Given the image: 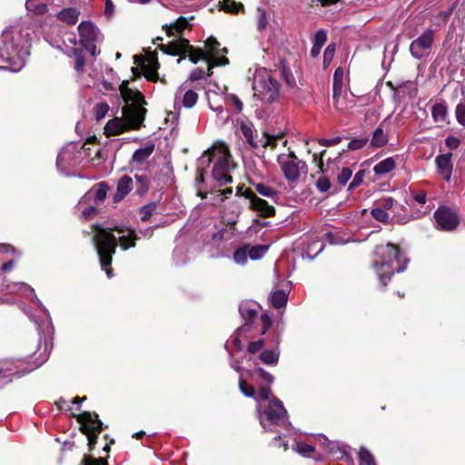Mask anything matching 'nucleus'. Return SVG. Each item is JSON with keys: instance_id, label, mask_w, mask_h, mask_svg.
Segmentation results:
<instances>
[{"instance_id": "7", "label": "nucleus", "mask_w": 465, "mask_h": 465, "mask_svg": "<svg viewBox=\"0 0 465 465\" xmlns=\"http://www.w3.org/2000/svg\"><path fill=\"white\" fill-rule=\"evenodd\" d=\"M284 177L288 182H295L307 171L305 162L300 160L293 153H282L277 158Z\"/></svg>"}, {"instance_id": "64", "label": "nucleus", "mask_w": 465, "mask_h": 465, "mask_svg": "<svg viewBox=\"0 0 465 465\" xmlns=\"http://www.w3.org/2000/svg\"><path fill=\"white\" fill-rule=\"evenodd\" d=\"M261 321L262 325V334H264L271 327L272 321L269 315L267 314H262L261 317Z\"/></svg>"}, {"instance_id": "47", "label": "nucleus", "mask_w": 465, "mask_h": 465, "mask_svg": "<svg viewBox=\"0 0 465 465\" xmlns=\"http://www.w3.org/2000/svg\"><path fill=\"white\" fill-rule=\"evenodd\" d=\"M293 449L298 453H300L303 456H309L314 450V448L312 445L305 443V442H297Z\"/></svg>"}, {"instance_id": "45", "label": "nucleus", "mask_w": 465, "mask_h": 465, "mask_svg": "<svg viewBox=\"0 0 465 465\" xmlns=\"http://www.w3.org/2000/svg\"><path fill=\"white\" fill-rule=\"evenodd\" d=\"M134 177L138 183V188H137L138 193L142 194V193H145L149 188V179L147 178V176L143 175V174L136 173L134 175Z\"/></svg>"}, {"instance_id": "60", "label": "nucleus", "mask_w": 465, "mask_h": 465, "mask_svg": "<svg viewBox=\"0 0 465 465\" xmlns=\"http://www.w3.org/2000/svg\"><path fill=\"white\" fill-rule=\"evenodd\" d=\"M259 18H258V30L262 31L267 25L266 14L263 9H258Z\"/></svg>"}, {"instance_id": "5", "label": "nucleus", "mask_w": 465, "mask_h": 465, "mask_svg": "<svg viewBox=\"0 0 465 465\" xmlns=\"http://www.w3.org/2000/svg\"><path fill=\"white\" fill-rule=\"evenodd\" d=\"M210 163H213V178L220 184L232 183L230 172L234 168L227 145L223 143H215L199 159L198 166L202 167Z\"/></svg>"}, {"instance_id": "41", "label": "nucleus", "mask_w": 465, "mask_h": 465, "mask_svg": "<svg viewBox=\"0 0 465 465\" xmlns=\"http://www.w3.org/2000/svg\"><path fill=\"white\" fill-rule=\"evenodd\" d=\"M72 55L75 58V70L82 71L85 64V57L84 55L83 50L74 47L72 49Z\"/></svg>"}, {"instance_id": "31", "label": "nucleus", "mask_w": 465, "mask_h": 465, "mask_svg": "<svg viewBox=\"0 0 465 465\" xmlns=\"http://www.w3.org/2000/svg\"><path fill=\"white\" fill-rule=\"evenodd\" d=\"M432 118L435 122H444L447 117V106L442 103H438L432 106Z\"/></svg>"}, {"instance_id": "28", "label": "nucleus", "mask_w": 465, "mask_h": 465, "mask_svg": "<svg viewBox=\"0 0 465 465\" xmlns=\"http://www.w3.org/2000/svg\"><path fill=\"white\" fill-rule=\"evenodd\" d=\"M388 143V136L381 127L374 130L371 144L374 147H382Z\"/></svg>"}, {"instance_id": "11", "label": "nucleus", "mask_w": 465, "mask_h": 465, "mask_svg": "<svg viewBox=\"0 0 465 465\" xmlns=\"http://www.w3.org/2000/svg\"><path fill=\"white\" fill-rule=\"evenodd\" d=\"M435 31L426 29L418 38L414 39L410 45V52L412 57L421 60L430 54L434 43Z\"/></svg>"}, {"instance_id": "19", "label": "nucleus", "mask_w": 465, "mask_h": 465, "mask_svg": "<svg viewBox=\"0 0 465 465\" xmlns=\"http://www.w3.org/2000/svg\"><path fill=\"white\" fill-rule=\"evenodd\" d=\"M451 157L452 153H448L444 154H440L435 159L438 173L447 182L450 181L452 174L453 165L451 163Z\"/></svg>"}, {"instance_id": "22", "label": "nucleus", "mask_w": 465, "mask_h": 465, "mask_svg": "<svg viewBox=\"0 0 465 465\" xmlns=\"http://www.w3.org/2000/svg\"><path fill=\"white\" fill-rule=\"evenodd\" d=\"M250 208L262 217H272L275 213L274 207L270 205L265 200L259 197L254 199V202L250 205Z\"/></svg>"}, {"instance_id": "13", "label": "nucleus", "mask_w": 465, "mask_h": 465, "mask_svg": "<svg viewBox=\"0 0 465 465\" xmlns=\"http://www.w3.org/2000/svg\"><path fill=\"white\" fill-rule=\"evenodd\" d=\"M80 45L92 54H94V43L99 39L98 28L90 21L81 22L77 27Z\"/></svg>"}, {"instance_id": "4", "label": "nucleus", "mask_w": 465, "mask_h": 465, "mask_svg": "<svg viewBox=\"0 0 465 465\" xmlns=\"http://www.w3.org/2000/svg\"><path fill=\"white\" fill-rule=\"evenodd\" d=\"M407 259L402 258L399 249L391 244H381L376 247L373 267L383 286H386L395 272L406 269Z\"/></svg>"}, {"instance_id": "59", "label": "nucleus", "mask_w": 465, "mask_h": 465, "mask_svg": "<svg viewBox=\"0 0 465 465\" xmlns=\"http://www.w3.org/2000/svg\"><path fill=\"white\" fill-rule=\"evenodd\" d=\"M394 203L395 201L391 197H388L381 200L377 205L388 212L389 210L393 209Z\"/></svg>"}, {"instance_id": "1", "label": "nucleus", "mask_w": 465, "mask_h": 465, "mask_svg": "<svg viewBox=\"0 0 465 465\" xmlns=\"http://www.w3.org/2000/svg\"><path fill=\"white\" fill-rule=\"evenodd\" d=\"M32 29L19 23L6 27L0 38V69L20 71L30 54Z\"/></svg>"}, {"instance_id": "46", "label": "nucleus", "mask_w": 465, "mask_h": 465, "mask_svg": "<svg viewBox=\"0 0 465 465\" xmlns=\"http://www.w3.org/2000/svg\"><path fill=\"white\" fill-rule=\"evenodd\" d=\"M156 211V204L154 203H148L141 208V220L146 222L150 219L152 214Z\"/></svg>"}, {"instance_id": "43", "label": "nucleus", "mask_w": 465, "mask_h": 465, "mask_svg": "<svg viewBox=\"0 0 465 465\" xmlns=\"http://www.w3.org/2000/svg\"><path fill=\"white\" fill-rule=\"evenodd\" d=\"M239 388L243 395L252 398L255 396L254 388L250 385L242 377L239 379Z\"/></svg>"}, {"instance_id": "49", "label": "nucleus", "mask_w": 465, "mask_h": 465, "mask_svg": "<svg viewBox=\"0 0 465 465\" xmlns=\"http://www.w3.org/2000/svg\"><path fill=\"white\" fill-rule=\"evenodd\" d=\"M352 171L350 168H342L341 172L337 176V181L340 185L344 186L351 178Z\"/></svg>"}, {"instance_id": "56", "label": "nucleus", "mask_w": 465, "mask_h": 465, "mask_svg": "<svg viewBox=\"0 0 465 465\" xmlns=\"http://www.w3.org/2000/svg\"><path fill=\"white\" fill-rule=\"evenodd\" d=\"M245 331H247V328L245 325H243L238 328L232 336V342L238 351H241L242 348L239 336L241 335L242 332Z\"/></svg>"}, {"instance_id": "2", "label": "nucleus", "mask_w": 465, "mask_h": 465, "mask_svg": "<svg viewBox=\"0 0 465 465\" xmlns=\"http://www.w3.org/2000/svg\"><path fill=\"white\" fill-rule=\"evenodd\" d=\"M120 92L126 105L122 108V117H114L106 123L104 133L107 137L140 129L147 112L144 108L147 102L141 92L129 88L124 83L121 84Z\"/></svg>"}, {"instance_id": "38", "label": "nucleus", "mask_w": 465, "mask_h": 465, "mask_svg": "<svg viewBox=\"0 0 465 465\" xmlns=\"http://www.w3.org/2000/svg\"><path fill=\"white\" fill-rule=\"evenodd\" d=\"M222 8L232 14H238L244 9L242 4L236 3L234 0H223Z\"/></svg>"}, {"instance_id": "63", "label": "nucleus", "mask_w": 465, "mask_h": 465, "mask_svg": "<svg viewBox=\"0 0 465 465\" xmlns=\"http://www.w3.org/2000/svg\"><path fill=\"white\" fill-rule=\"evenodd\" d=\"M445 144L447 147H449L450 149H457L460 145V140L454 136H448L446 139H445Z\"/></svg>"}, {"instance_id": "54", "label": "nucleus", "mask_w": 465, "mask_h": 465, "mask_svg": "<svg viewBox=\"0 0 465 465\" xmlns=\"http://www.w3.org/2000/svg\"><path fill=\"white\" fill-rule=\"evenodd\" d=\"M316 187L320 192H327L331 188V182L325 176H321L316 182Z\"/></svg>"}, {"instance_id": "21", "label": "nucleus", "mask_w": 465, "mask_h": 465, "mask_svg": "<svg viewBox=\"0 0 465 465\" xmlns=\"http://www.w3.org/2000/svg\"><path fill=\"white\" fill-rule=\"evenodd\" d=\"M25 9L29 16H42L48 12V6L44 0H26Z\"/></svg>"}, {"instance_id": "27", "label": "nucleus", "mask_w": 465, "mask_h": 465, "mask_svg": "<svg viewBox=\"0 0 465 465\" xmlns=\"http://www.w3.org/2000/svg\"><path fill=\"white\" fill-rule=\"evenodd\" d=\"M154 149L153 145H149L136 150L133 154V161L136 163H143L151 156Z\"/></svg>"}, {"instance_id": "33", "label": "nucleus", "mask_w": 465, "mask_h": 465, "mask_svg": "<svg viewBox=\"0 0 465 465\" xmlns=\"http://www.w3.org/2000/svg\"><path fill=\"white\" fill-rule=\"evenodd\" d=\"M317 439L321 444L327 446L329 452L335 453L336 449H338L340 450L341 456L346 454V447H344V446L339 447L338 443L330 441L326 436L320 434V435H318Z\"/></svg>"}, {"instance_id": "44", "label": "nucleus", "mask_w": 465, "mask_h": 465, "mask_svg": "<svg viewBox=\"0 0 465 465\" xmlns=\"http://www.w3.org/2000/svg\"><path fill=\"white\" fill-rule=\"evenodd\" d=\"M336 45L335 44H330L323 54V66L326 68L330 65L335 54Z\"/></svg>"}, {"instance_id": "3", "label": "nucleus", "mask_w": 465, "mask_h": 465, "mask_svg": "<svg viewBox=\"0 0 465 465\" xmlns=\"http://www.w3.org/2000/svg\"><path fill=\"white\" fill-rule=\"evenodd\" d=\"M94 229V241L103 270H105L111 264L117 242L123 250L135 246L137 235L134 229L124 227L104 228L99 225L95 226Z\"/></svg>"}, {"instance_id": "14", "label": "nucleus", "mask_w": 465, "mask_h": 465, "mask_svg": "<svg viewBox=\"0 0 465 465\" xmlns=\"http://www.w3.org/2000/svg\"><path fill=\"white\" fill-rule=\"evenodd\" d=\"M205 47L207 49V64H208V74L207 75H211L212 69L214 66L218 65H226L229 64V59L223 55L221 57H217L221 53L227 54V49L223 48L220 49V43L213 37H209L205 42Z\"/></svg>"}, {"instance_id": "40", "label": "nucleus", "mask_w": 465, "mask_h": 465, "mask_svg": "<svg viewBox=\"0 0 465 465\" xmlns=\"http://www.w3.org/2000/svg\"><path fill=\"white\" fill-rule=\"evenodd\" d=\"M268 246L256 245L250 247L248 245V254L252 260L261 259L267 252Z\"/></svg>"}, {"instance_id": "35", "label": "nucleus", "mask_w": 465, "mask_h": 465, "mask_svg": "<svg viewBox=\"0 0 465 465\" xmlns=\"http://www.w3.org/2000/svg\"><path fill=\"white\" fill-rule=\"evenodd\" d=\"M360 465H376L373 455L365 447H361L358 452Z\"/></svg>"}, {"instance_id": "57", "label": "nucleus", "mask_w": 465, "mask_h": 465, "mask_svg": "<svg viewBox=\"0 0 465 465\" xmlns=\"http://www.w3.org/2000/svg\"><path fill=\"white\" fill-rule=\"evenodd\" d=\"M203 182H204L203 173L199 171L198 174L195 178V185L197 188V195L203 199L206 198V193H203L202 188L200 187V184L203 183Z\"/></svg>"}, {"instance_id": "15", "label": "nucleus", "mask_w": 465, "mask_h": 465, "mask_svg": "<svg viewBox=\"0 0 465 465\" xmlns=\"http://www.w3.org/2000/svg\"><path fill=\"white\" fill-rule=\"evenodd\" d=\"M434 218L437 228L442 231H452L460 223L457 213L447 206L438 208L434 213Z\"/></svg>"}, {"instance_id": "29", "label": "nucleus", "mask_w": 465, "mask_h": 465, "mask_svg": "<svg viewBox=\"0 0 465 465\" xmlns=\"http://www.w3.org/2000/svg\"><path fill=\"white\" fill-rule=\"evenodd\" d=\"M16 362L13 360H0V378L9 376L15 373Z\"/></svg>"}, {"instance_id": "20", "label": "nucleus", "mask_w": 465, "mask_h": 465, "mask_svg": "<svg viewBox=\"0 0 465 465\" xmlns=\"http://www.w3.org/2000/svg\"><path fill=\"white\" fill-rule=\"evenodd\" d=\"M133 189V180L128 175H124L117 183L116 193L114 195V202L122 201Z\"/></svg>"}, {"instance_id": "34", "label": "nucleus", "mask_w": 465, "mask_h": 465, "mask_svg": "<svg viewBox=\"0 0 465 465\" xmlns=\"http://www.w3.org/2000/svg\"><path fill=\"white\" fill-rule=\"evenodd\" d=\"M110 110V106L106 102H99L94 104L93 114L96 121L103 120Z\"/></svg>"}, {"instance_id": "32", "label": "nucleus", "mask_w": 465, "mask_h": 465, "mask_svg": "<svg viewBox=\"0 0 465 465\" xmlns=\"http://www.w3.org/2000/svg\"><path fill=\"white\" fill-rule=\"evenodd\" d=\"M287 300V294L283 291H276L271 296V303L276 309L284 307Z\"/></svg>"}, {"instance_id": "16", "label": "nucleus", "mask_w": 465, "mask_h": 465, "mask_svg": "<svg viewBox=\"0 0 465 465\" xmlns=\"http://www.w3.org/2000/svg\"><path fill=\"white\" fill-rule=\"evenodd\" d=\"M240 133L252 148L276 146L277 137L265 134L264 138L256 141L253 137V124L251 122H242L240 124Z\"/></svg>"}, {"instance_id": "18", "label": "nucleus", "mask_w": 465, "mask_h": 465, "mask_svg": "<svg viewBox=\"0 0 465 465\" xmlns=\"http://www.w3.org/2000/svg\"><path fill=\"white\" fill-rule=\"evenodd\" d=\"M134 62L142 66L144 76L148 81L156 82L159 79L157 73L159 64L154 56H150L146 59H143L141 56L135 55Z\"/></svg>"}, {"instance_id": "12", "label": "nucleus", "mask_w": 465, "mask_h": 465, "mask_svg": "<svg viewBox=\"0 0 465 465\" xmlns=\"http://www.w3.org/2000/svg\"><path fill=\"white\" fill-rule=\"evenodd\" d=\"M82 148L78 149L75 144H68L59 153L56 160V166L61 172H67L69 169L78 165L82 158Z\"/></svg>"}, {"instance_id": "6", "label": "nucleus", "mask_w": 465, "mask_h": 465, "mask_svg": "<svg viewBox=\"0 0 465 465\" xmlns=\"http://www.w3.org/2000/svg\"><path fill=\"white\" fill-rule=\"evenodd\" d=\"M253 95L258 100L272 104L279 96L280 84L273 77L272 72L265 68L257 69L252 82Z\"/></svg>"}, {"instance_id": "25", "label": "nucleus", "mask_w": 465, "mask_h": 465, "mask_svg": "<svg viewBox=\"0 0 465 465\" xmlns=\"http://www.w3.org/2000/svg\"><path fill=\"white\" fill-rule=\"evenodd\" d=\"M79 15V11L75 8H64L58 14V18L68 25H74L78 21Z\"/></svg>"}, {"instance_id": "36", "label": "nucleus", "mask_w": 465, "mask_h": 465, "mask_svg": "<svg viewBox=\"0 0 465 465\" xmlns=\"http://www.w3.org/2000/svg\"><path fill=\"white\" fill-rule=\"evenodd\" d=\"M253 187L259 194H261L264 197L274 198L277 196V191L275 189H273L272 187L266 185L264 183H253Z\"/></svg>"}, {"instance_id": "10", "label": "nucleus", "mask_w": 465, "mask_h": 465, "mask_svg": "<svg viewBox=\"0 0 465 465\" xmlns=\"http://www.w3.org/2000/svg\"><path fill=\"white\" fill-rule=\"evenodd\" d=\"M77 421L81 423L80 430L88 438V446L93 449L96 444L97 434L102 430L103 423L98 415L84 411L77 416Z\"/></svg>"}, {"instance_id": "17", "label": "nucleus", "mask_w": 465, "mask_h": 465, "mask_svg": "<svg viewBox=\"0 0 465 465\" xmlns=\"http://www.w3.org/2000/svg\"><path fill=\"white\" fill-rule=\"evenodd\" d=\"M198 100V94L187 86V82L183 84L176 91L174 97L175 107L183 106L192 108Z\"/></svg>"}, {"instance_id": "62", "label": "nucleus", "mask_w": 465, "mask_h": 465, "mask_svg": "<svg viewBox=\"0 0 465 465\" xmlns=\"http://www.w3.org/2000/svg\"><path fill=\"white\" fill-rule=\"evenodd\" d=\"M204 76H205L204 71L203 69L196 68L191 73V74L189 76V80L192 82H194V81L203 79Z\"/></svg>"}, {"instance_id": "26", "label": "nucleus", "mask_w": 465, "mask_h": 465, "mask_svg": "<svg viewBox=\"0 0 465 465\" xmlns=\"http://www.w3.org/2000/svg\"><path fill=\"white\" fill-rule=\"evenodd\" d=\"M188 26V20L184 17H180L167 27V34L171 35H180Z\"/></svg>"}, {"instance_id": "8", "label": "nucleus", "mask_w": 465, "mask_h": 465, "mask_svg": "<svg viewBox=\"0 0 465 465\" xmlns=\"http://www.w3.org/2000/svg\"><path fill=\"white\" fill-rule=\"evenodd\" d=\"M262 408V404H259V409ZM263 414L266 419L264 420L262 417L261 424L264 429L267 428L268 423L275 425L289 423L287 420V411L283 407L282 402L275 397H272L268 401L267 406L263 407Z\"/></svg>"}, {"instance_id": "55", "label": "nucleus", "mask_w": 465, "mask_h": 465, "mask_svg": "<svg viewBox=\"0 0 465 465\" xmlns=\"http://www.w3.org/2000/svg\"><path fill=\"white\" fill-rule=\"evenodd\" d=\"M263 346H264V341L262 339H260L258 341L250 342L248 345L247 351L250 353L254 354V353L260 351L263 348Z\"/></svg>"}, {"instance_id": "37", "label": "nucleus", "mask_w": 465, "mask_h": 465, "mask_svg": "<svg viewBox=\"0 0 465 465\" xmlns=\"http://www.w3.org/2000/svg\"><path fill=\"white\" fill-rule=\"evenodd\" d=\"M239 312L246 322L252 321L257 315V311L254 308H252L248 303H241L239 306Z\"/></svg>"}, {"instance_id": "58", "label": "nucleus", "mask_w": 465, "mask_h": 465, "mask_svg": "<svg viewBox=\"0 0 465 465\" xmlns=\"http://www.w3.org/2000/svg\"><path fill=\"white\" fill-rule=\"evenodd\" d=\"M364 175H365L364 171H359L358 173H356L351 183L349 185V189L352 190V189L358 187L360 184H361Z\"/></svg>"}, {"instance_id": "24", "label": "nucleus", "mask_w": 465, "mask_h": 465, "mask_svg": "<svg viewBox=\"0 0 465 465\" xmlns=\"http://www.w3.org/2000/svg\"><path fill=\"white\" fill-rule=\"evenodd\" d=\"M109 187L104 183H100L94 190L88 192L89 198L94 197L95 204H100L106 198Z\"/></svg>"}, {"instance_id": "53", "label": "nucleus", "mask_w": 465, "mask_h": 465, "mask_svg": "<svg viewBox=\"0 0 465 465\" xmlns=\"http://www.w3.org/2000/svg\"><path fill=\"white\" fill-rule=\"evenodd\" d=\"M327 40V33L323 29H320L316 32L314 38H313V45L323 46Z\"/></svg>"}, {"instance_id": "52", "label": "nucleus", "mask_w": 465, "mask_h": 465, "mask_svg": "<svg viewBox=\"0 0 465 465\" xmlns=\"http://www.w3.org/2000/svg\"><path fill=\"white\" fill-rule=\"evenodd\" d=\"M455 115L458 123L465 127V104H459L456 106Z\"/></svg>"}, {"instance_id": "42", "label": "nucleus", "mask_w": 465, "mask_h": 465, "mask_svg": "<svg viewBox=\"0 0 465 465\" xmlns=\"http://www.w3.org/2000/svg\"><path fill=\"white\" fill-rule=\"evenodd\" d=\"M371 216L375 220H377L379 222H381L383 223H388L389 221H390V214H389V213L384 211L382 208H381L378 205L371 210Z\"/></svg>"}, {"instance_id": "23", "label": "nucleus", "mask_w": 465, "mask_h": 465, "mask_svg": "<svg viewBox=\"0 0 465 465\" xmlns=\"http://www.w3.org/2000/svg\"><path fill=\"white\" fill-rule=\"evenodd\" d=\"M395 166V160L392 157H389L375 164L373 167V172L377 175H384L392 171Z\"/></svg>"}, {"instance_id": "50", "label": "nucleus", "mask_w": 465, "mask_h": 465, "mask_svg": "<svg viewBox=\"0 0 465 465\" xmlns=\"http://www.w3.org/2000/svg\"><path fill=\"white\" fill-rule=\"evenodd\" d=\"M332 98L334 100V106L339 111L347 109V104H339V99H341L342 88H337L332 86Z\"/></svg>"}, {"instance_id": "48", "label": "nucleus", "mask_w": 465, "mask_h": 465, "mask_svg": "<svg viewBox=\"0 0 465 465\" xmlns=\"http://www.w3.org/2000/svg\"><path fill=\"white\" fill-rule=\"evenodd\" d=\"M343 78H344V71L341 67H338L335 69L333 74V87L342 88L343 87Z\"/></svg>"}, {"instance_id": "61", "label": "nucleus", "mask_w": 465, "mask_h": 465, "mask_svg": "<svg viewBox=\"0 0 465 465\" xmlns=\"http://www.w3.org/2000/svg\"><path fill=\"white\" fill-rule=\"evenodd\" d=\"M84 465H106V460L103 458L85 457L84 459Z\"/></svg>"}, {"instance_id": "9", "label": "nucleus", "mask_w": 465, "mask_h": 465, "mask_svg": "<svg viewBox=\"0 0 465 465\" xmlns=\"http://www.w3.org/2000/svg\"><path fill=\"white\" fill-rule=\"evenodd\" d=\"M161 49L164 53L172 55H182L188 52V57L193 64H196L200 59L207 61L208 58L205 53L193 49V47L189 45V41L187 39L181 37L170 42L166 45H162Z\"/></svg>"}, {"instance_id": "39", "label": "nucleus", "mask_w": 465, "mask_h": 465, "mask_svg": "<svg viewBox=\"0 0 465 465\" xmlns=\"http://www.w3.org/2000/svg\"><path fill=\"white\" fill-rule=\"evenodd\" d=\"M248 245L237 249L233 252V260L237 264L244 265L248 261Z\"/></svg>"}, {"instance_id": "51", "label": "nucleus", "mask_w": 465, "mask_h": 465, "mask_svg": "<svg viewBox=\"0 0 465 465\" xmlns=\"http://www.w3.org/2000/svg\"><path fill=\"white\" fill-rule=\"evenodd\" d=\"M272 394V391L268 387H261L258 392H255V396L253 397L256 401H270V396Z\"/></svg>"}, {"instance_id": "30", "label": "nucleus", "mask_w": 465, "mask_h": 465, "mask_svg": "<svg viewBox=\"0 0 465 465\" xmlns=\"http://www.w3.org/2000/svg\"><path fill=\"white\" fill-rule=\"evenodd\" d=\"M260 360L267 365H276L279 361V352L273 350H265L261 352Z\"/></svg>"}]
</instances>
